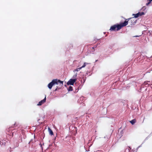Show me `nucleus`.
I'll use <instances>...</instances> for the list:
<instances>
[{
  "label": "nucleus",
  "instance_id": "nucleus-4",
  "mask_svg": "<svg viewBox=\"0 0 152 152\" xmlns=\"http://www.w3.org/2000/svg\"><path fill=\"white\" fill-rule=\"evenodd\" d=\"M46 100V96L45 95V98L39 102L37 105L38 106L41 105L42 104H44Z\"/></svg>",
  "mask_w": 152,
  "mask_h": 152
},
{
  "label": "nucleus",
  "instance_id": "nucleus-8",
  "mask_svg": "<svg viewBox=\"0 0 152 152\" xmlns=\"http://www.w3.org/2000/svg\"><path fill=\"white\" fill-rule=\"evenodd\" d=\"M148 82H150L149 81H146L144 82V83L142 85V86H145L146 85H147L148 84Z\"/></svg>",
  "mask_w": 152,
  "mask_h": 152
},
{
  "label": "nucleus",
  "instance_id": "nucleus-1",
  "mask_svg": "<svg viewBox=\"0 0 152 152\" xmlns=\"http://www.w3.org/2000/svg\"><path fill=\"white\" fill-rule=\"evenodd\" d=\"M133 18H132L126 19V20L123 23H121L120 24L114 25L110 27L109 30L111 31H119L122 27L126 26L128 24L129 20H131V23H132Z\"/></svg>",
  "mask_w": 152,
  "mask_h": 152
},
{
  "label": "nucleus",
  "instance_id": "nucleus-7",
  "mask_svg": "<svg viewBox=\"0 0 152 152\" xmlns=\"http://www.w3.org/2000/svg\"><path fill=\"white\" fill-rule=\"evenodd\" d=\"M133 15L134 16V17L135 18H138L139 16V13H138L136 14H133Z\"/></svg>",
  "mask_w": 152,
  "mask_h": 152
},
{
  "label": "nucleus",
  "instance_id": "nucleus-3",
  "mask_svg": "<svg viewBox=\"0 0 152 152\" xmlns=\"http://www.w3.org/2000/svg\"><path fill=\"white\" fill-rule=\"evenodd\" d=\"M77 77V74H76L73 76V78L74 79H70L67 82V85H73L74 83L77 81V78H76Z\"/></svg>",
  "mask_w": 152,
  "mask_h": 152
},
{
  "label": "nucleus",
  "instance_id": "nucleus-19",
  "mask_svg": "<svg viewBox=\"0 0 152 152\" xmlns=\"http://www.w3.org/2000/svg\"><path fill=\"white\" fill-rule=\"evenodd\" d=\"M135 23V22H134V23Z\"/></svg>",
  "mask_w": 152,
  "mask_h": 152
},
{
  "label": "nucleus",
  "instance_id": "nucleus-14",
  "mask_svg": "<svg viewBox=\"0 0 152 152\" xmlns=\"http://www.w3.org/2000/svg\"><path fill=\"white\" fill-rule=\"evenodd\" d=\"M151 3V2L149 1L146 4V5L147 6L148 5Z\"/></svg>",
  "mask_w": 152,
  "mask_h": 152
},
{
  "label": "nucleus",
  "instance_id": "nucleus-11",
  "mask_svg": "<svg viewBox=\"0 0 152 152\" xmlns=\"http://www.w3.org/2000/svg\"><path fill=\"white\" fill-rule=\"evenodd\" d=\"M86 66V65L84 64V63L83 65L81 67H80V69H81L82 68L85 67Z\"/></svg>",
  "mask_w": 152,
  "mask_h": 152
},
{
  "label": "nucleus",
  "instance_id": "nucleus-13",
  "mask_svg": "<svg viewBox=\"0 0 152 152\" xmlns=\"http://www.w3.org/2000/svg\"><path fill=\"white\" fill-rule=\"evenodd\" d=\"M18 124H17V123H15L14 124V126H15V127H16V126H18Z\"/></svg>",
  "mask_w": 152,
  "mask_h": 152
},
{
  "label": "nucleus",
  "instance_id": "nucleus-9",
  "mask_svg": "<svg viewBox=\"0 0 152 152\" xmlns=\"http://www.w3.org/2000/svg\"><path fill=\"white\" fill-rule=\"evenodd\" d=\"M68 91H72V90H73L72 87L71 86H70L69 87V88H68Z\"/></svg>",
  "mask_w": 152,
  "mask_h": 152
},
{
  "label": "nucleus",
  "instance_id": "nucleus-5",
  "mask_svg": "<svg viewBox=\"0 0 152 152\" xmlns=\"http://www.w3.org/2000/svg\"><path fill=\"white\" fill-rule=\"evenodd\" d=\"M48 130L49 132V134L50 135H52L53 134V133L52 130L50 128H48Z\"/></svg>",
  "mask_w": 152,
  "mask_h": 152
},
{
  "label": "nucleus",
  "instance_id": "nucleus-17",
  "mask_svg": "<svg viewBox=\"0 0 152 152\" xmlns=\"http://www.w3.org/2000/svg\"><path fill=\"white\" fill-rule=\"evenodd\" d=\"M145 117H144V118L143 120V121H142V122H143H143H144V119H145Z\"/></svg>",
  "mask_w": 152,
  "mask_h": 152
},
{
  "label": "nucleus",
  "instance_id": "nucleus-10",
  "mask_svg": "<svg viewBox=\"0 0 152 152\" xmlns=\"http://www.w3.org/2000/svg\"><path fill=\"white\" fill-rule=\"evenodd\" d=\"M139 16H141L142 15H144L145 14V13L144 12H139Z\"/></svg>",
  "mask_w": 152,
  "mask_h": 152
},
{
  "label": "nucleus",
  "instance_id": "nucleus-18",
  "mask_svg": "<svg viewBox=\"0 0 152 152\" xmlns=\"http://www.w3.org/2000/svg\"><path fill=\"white\" fill-rule=\"evenodd\" d=\"M39 120H40L39 119H38V121L39 122Z\"/></svg>",
  "mask_w": 152,
  "mask_h": 152
},
{
  "label": "nucleus",
  "instance_id": "nucleus-20",
  "mask_svg": "<svg viewBox=\"0 0 152 152\" xmlns=\"http://www.w3.org/2000/svg\"><path fill=\"white\" fill-rule=\"evenodd\" d=\"M78 91V90L77 89V92Z\"/></svg>",
  "mask_w": 152,
  "mask_h": 152
},
{
  "label": "nucleus",
  "instance_id": "nucleus-6",
  "mask_svg": "<svg viewBox=\"0 0 152 152\" xmlns=\"http://www.w3.org/2000/svg\"><path fill=\"white\" fill-rule=\"evenodd\" d=\"M136 120L135 119H133L130 121V123L132 125L134 124L136 122Z\"/></svg>",
  "mask_w": 152,
  "mask_h": 152
},
{
  "label": "nucleus",
  "instance_id": "nucleus-12",
  "mask_svg": "<svg viewBox=\"0 0 152 152\" xmlns=\"http://www.w3.org/2000/svg\"><path fill=\"white\" fill-rule=\"evenodd\" d=\"M81 69H80V68H78L76 69H75L74 70L77 71H78L80 70Z\"/></svg>",
  "mask_w": 152,
  "mask_h": 152
},
{
  "label": "nucleus",
  "instance_id": "nucleus-2",
  "mask_svg": "<svg viewBox=\"0 0 152 152\" xmlns=\"http://www.w3.org/2000/svg\"><path fill=\"white\" fill-rule=\"evenodd\" d=\"M56 85L57 86L56 89L54 90L55 91L61 88L63 85V81L57 79H54L48 84V87L49 89H51L53 85Z\"/></svg>",
  "mask_w": 152,
  "mask_h": 152
},
{
  "label": "nucleus",
  "instance_id": "nucleus-15",
  "mask_svg": "<svg viewBox=\"0 0 152 152\" xmlns=\"http://www.w3.org/2000/svg\"><path fill=\"white\" fill-rule=\"evenodd\" d=\"M84 64L86 65H87V64H90V63H87V62H84Z\"/></svg>",
  "mask_w": 152,
  "mask_h": 152
},
{
  "label": "nucleus",
  "instance_id": "nucleus-16",
  "mask_svg": "<svg viewBox=\"0 0 152 152\" xmlns=\"http://www.w3.org/2000/svg\"><path fill=\"white\" fill-rule=\"evenodd\" d=\"M147 1L151 2V1H152V0H147Z\"/></svg>",
  "mask_w": 152,
  "mask_h": 152
}]
</instances>
